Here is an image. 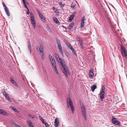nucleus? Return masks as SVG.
<instances>
[{
    "label": "nucleus",
    "mask_w": 127,
    "mask_h": 127,
    "mask_svg": "<svg viewBox=\"0 0 127 127\" xmlns=\"http://www.w3.org/2000/svg\"><path fill=\"white\" fill-rule=\"evenodd\" d=\"M23 3L25 7L27 8V9H28V8L27 6V5L26 4V2H25V1H24V0H23Z\"/></svg>",
    "instance_id": "a878e982"
},
{
    "label": "nucleus",
    "mask_w": 127,
    "mask_h": 127,
    "mask_svg": "<svg viewBox=\"0 0 127 127\" xmlns=\"http://www.w3.org/2000/svg\"><path fill=\"white\" fill-rule=\"evenodd\" d=\"M85 18V16H84L82 18L80 24V27L81 29H82L84 27V24L85 22L84 20Z\"/></svg>",
    "instance_id": "1a4fd4ad"
},
{
    "label": "nucleus",
    "mask_w": 127,
    "mask_h": 127,
    "mask_svg": "<svg viewBox=\"0 0 127 127\" xmlns=\"http://www.w3.org/2000/svg\"><path fill=\"white\" fill-rule=\"evenodd\" d=\"M11 107L13 110L14 111L18 113H19V111H18L17 109H16L15 108L12 106Z\"/></svg>",
    "instance_id": "5701e85b"
},
{
    "label": "nucleus",
    "mask_w": 127,
    "mask_h": 127,
    "mask_svg": "<svg viewBox=\"0 0 127 127\" xmlns=\"http://www.w3.org/2000/svg\"><path fill=\"white\" fill-rule=\"evenodd\" d=\"M72 52L73 53V55L75 57H77V55L75 50Z\"/></svg>",
    "instance_id": "c756f323"
},
{
    "label": "nucleus",
    "mask_w": 127,
    "mask_h": 127,
    "mask_svg": "<svg viewBox=\"0 0 127 127\" xmlns=\"http://www.w3.org/2000/svg\"><path fill=\"white\" fill-rule=\"evenodd\" d=\"M32 25H33V27H34V28H35V27H36L35 24H32Z\"/></svg>",
    "instance_id": "8fccbe9b"
},
{
    "label": "nucleus",
    "mask_w": 127,
    "mask_h": 127,
    "mask_svg": "<svg viewBox=\"0 0 127 127\" xmlns=\"http://www.w3.org/2000/svg\"><path fill=\"white\" fill-rule=\"evenodd\" d=\"M74 18V17L73 16V15H71L69 18L68 21L69 22H71L73 19Z\"/></svg>",
    "instance_id": "6ab92c4d"
},
{
    "label": "nucleus",
    "mask_w": 127,
    "mask_h": 127,
    "mask_svg": "<svg viewBox=\"0 0 127 127\" xmlns=\"http://www.w3.org/2000/svg\"><path fill=\"white\" fill-rule=\"evenodd\" d=\"M30 15L31 16L30 19L31 20H34V16L32 13H30Z\"/></svg>",
    "instance_id": "a211bd4d"
},
{
    "label": "nucleus",
    "mask_w": 127,
    "mask_h": 127,
    "mask_svg": "<svg viewBox=\"0 0 127 127\" xmlns=\"http://www.w3.org/2000/svg\"><path fill=\"white\" fill-rule=\"evenodd\" d=\"M76 5L75 4H72L71 6V8L72 9L74 8L75 7Z\"/></svg>",
    "instance_id": "e433bc0d"
},
{
    "label": "nucleus",
    "mask_w": 127,
    "mask_h": 127,
    "mask_svg": "<svg viewBox=\"0 0 127 127\" xmlns=\"http://www.w3.org/2000/svg\"><path fill=\"white\" fill-rule=\"evenodd\" d=\"M31 21L32 24H35V21L34 20V19Z\"/></svg>",
    "instance_id": "c9c22d12"
},
{
    "label": "nucleus",
    "mask_w": 127,
    "mask_h": 127,
    "mask_svg": "<svg viewBox=\"0 0 127 127\" xmlns=\"http://www.w3.org/2000/svg\"><path fill=\"white\" fill-rule=\"evenodd\" d=\"M41 19V21L43 22H44L45 21V18L43 16V17H40Z\"/></svg>",
    "instance_id": "bb28decb"
},
{
    "label": "nucleus",
    "mask_w": 127,
    "mask_h": 127,
    "mask_svg": "<svg viewBox=\"0 0 127 127\" xmlns=\"http://www.w3.org/2000/svg\"><path fill=\"white\" fill-rule=\"evenodd\" d=\"M7 95H7V94H6L5 95H4L5 96H5H7Z\"/></svg>",
    "instance_id": "6e6d98bb"
},
{
    "label": "nucleus",
    "mask_w": 127,
    "mask_h": 127,
    "mask_svg": "<svg viewBox=\"0 0 127 127\" xmlns=\"http://www.w3.org/2000/svg\"><path fill=\"white\" fill-rule=\"evenodd\" d=\"M27 123L28 125L30 127H31V126L32 125V123L31 121L29 120L28 121H27Z\"/></svg>",
    "instance_id": "b1692460"
},
{
    "label": "nucleus",
    "mask_w": 127,
    "mask_h": 127,
    "mask_svg": "<svg viewBox=\"0 0 127 127\" xmlns=\"http://www.w3.org/2000/svg\"><path fill=\"white\" fill-rule=\"evenodd\" d=\"M10 80L11 82L12 83H14V82H15V81L13 80V79L12 78H10Z\"/></svg>",
    "instance_id": "72a5a7b5"
},
{
    "label": "nucleus",
    "mask_w": 127,
    "mask_h": 127,
    "mask_svg": "<svg viewBox=\"0 0 127 127\" xmlns=\"http://www.w3.org/2000/svg\"><path fill=\"white\" fill-rule=\"evenodd\" d=\"M96 86L95 85H94L91 87V89L93 92L95 90L96 88Z\"/></svg>",
    "instance_id": "dca6fc26"
},
{
    "label": "nucleus",
    "mask_w": 127,
    "mask_h": 127,
    "mask_svg": "<svg viewBox=\"0 0 127 127\" xmlns=\"http://www.w3.org/2000/svg\"><path fill=\"white\" fill-rule=\"evenodd\" d=\"M54 56L57 61L60 58L57 54H54Z\"/></svg>",
    "instance_id": "393cba45"
},
{
    "label": "nucleus",
    "mask_w": 127,
    "mask_h": 127,
    "mask_svg": "<svg viewBox=\"0 0 127 127\" xmlns=\"http://www.w3.org/2000/svg\"><path fill=\"white\" fill-rule=\"evenodd\" d=\"M58 47L59 49V50L61 55L62 56H63L64 55L63 51L62 50V48L61 45H58Z\"/></svg>",
    "instance_id": "9d476101"
},
{
    "label": "nucleus",
    "mask_w": 127,
    "mask_h": 127,
    "mask_svg": "<svg viewBox=\"0 0 127 127\" xmlns=\"http://www.w3.org/2000/svg\"><path fill=\"white\" fill-rule=\"evenodd\" d=\"M2 4L3 6L5 7V11L6 13V14L8 16H10V14L9 13V10L8 9V8L6 7V5H5V3L3 2H2Z\"/></svg>",
    "instance_id": "6e6552de"
},
{
    "label": "nucleus",
    "mask_w": 127,
    "mask_h": 127,
    "mask_svg": "<svg viewBox=\"0 0 127 127\" xmlns=\"http://www.w3.org/2000/svg\"><path fill=\"white\" fill-rule=\"evenodd\" d=\"M14 85L15 86H18L17 84L15 82H14Z\"/></svg>",
    "instance_id": "a18cd8bd"
},
{
    "label": "nucleus",
    "mask_w": 127,
    "mask_h": 127,
    "mask_svg": "<svg viewBox=\"0 0 127 127\" xmlns=\"http://www.w3.org/2000/svg\"><path fill=\"white\" fill-rule=\"evenodd\" d=\"M11 124L13 125H15V126L17 124L13 121H11Z\"/></svg>",
    "instance_id": "2f4dec72"
},
{
    "label": "nucleus",
    "mask_w": 127,
    "mask_h": 127,
    "mask_svg": "<svg viewBox=\"0 0 127 127\" xmlns=\"http://www.w3.org/2000/svg\"><path fill=\"white\" fill-rule=\"evenodd\" d=\"M68 47L70 49H71L72 48H73V47L71 46V44L69 45V46H68Z\"/></svg>",
    "instance_id": "ea45409f"
},
{
    "label": "nucleus",
    "mask_w": 127,
    "mask_h": 127,
    "mask_svg": "<svg viewBox=\"0 0 127 127\" xmlns=\"http://www.w3.org/2000/svg\"><path fill=\"white\" fill-rule=\"evenodd\" d=\"M59 119L57 118L55 119L54 125L55 127H57L59 125V123L58 122Z\"/></svg>",
    "instance_id": "9b49d317"
},
{
    "label": "nucleus",
    "mask_w": 127,
    "mask_h": 127,
    "mask_svg": "<svg viewBox=\"0 0 127 127\" xmlns=\"http://www.w3.org/2000/svg\"><path fill=\"white\" fill-rule=\"evenodd\" d=\"M27 9L28 10V11H27V14H29L30 13L29 10L28 9H28Z\"/></svg>",
    "instance_id": "c03bdc74"
},
{
    "label": "nucleus",
    "mask_w": 127,
    "mask_h": 127,
    "mask_svg": "<svg viewBox=\"0 0 127 127\" xmlns=\"http://www.w3.org/2000/svg\"><path fill=\"white\" fill-rule=\"evenodd\" d=\"M121 51L122 55L127 59V52L125 47L122 45L121 46Z\"/></svg>",
    "instance_id": "39448f33"
},
{
    "label": "nucleus",
    "mask_w": 127,
    "mask_h": 127,
    "mask_svg": "<svg viewBox=\"0 0 127 127\" xmlns=\"http://www.w3.org/2000/svg\"><path fill=\"white\" fill-rule=\"evenodd\" d=\"M57 61L60 63L62 66L63 68H61V69H63V72L64 75L68 77L67 75L69 73V71L68 67L66 65L65 62L62 58L59 59Z\"/></svg>",
    "instance_id": "f257e3e1"
},
{
    "label": "nucleus",
    "mask_w": 127,
    "mask_h": 127,
    "mask_svg": "<svg viewBox=\"0 0 127 127\" xmlns=\"http://www.w3.org/2000/svg\"><path fill=\"white\" fill-rule=\"evenodd\" d=\"M32 116V118H34L33 116Z\"/></svg>",
    "instance_id": "4d7b16f0"
},
{
    "label": "nucleus",
    "mask_w": 127,
    "mask_h": 127,
    "mask_svg": "<svg viewBox=\"0 0 127 127\" xmlns=\"http://www.w3.org/2000/svg\"><path fill=\"white\" fill-rule=\"evenodd\" d=\"M38 15L40 17H43V16L42 13H40V14H38Z\"/></svg>",
    "instance_id": "79ce46f5"
},
{
    "label": "nucleus",
    "mask_w": 127,
    "mask_h": 127,
    "mask_svg": "<svg viewBox=\"0 0 127 127\" xmlns=\"http://www.w3.org/2000/svg\"><path fill=\"white\" fill-rule=\"evenodd\" d=\"M39 47L36 46L37 51L38 52L41 54V58L43 61L44 60V49L43 45L41 44L39 45Z\"/></svg>",
    "instance_id": "f03ea898"
},
{
    "label": "nucleus",
    "mask_w": 127,
    "mask_h": 127,
    "mask_svg": "<svg viewBox=\"0 0 127 127\" xmlns=\"http://www.w3.org/2000/svg\"><path fill=\"white\" fill-rule=\"evenodd\" d=\"M71 51L73 52V51H74L75 50V49H74V48L73 47L71 49Z\"/></svg>",
    "instance_id": "09e8293b"
},
{
    "label": "nucleus",
    "mask_w": 127,
    "mask_h": 127,
    "mask_svg": "<svg viewBox=\"0 0 127 127\" xmlns=\"http://www.w3.org/2000/svg\"><path fill=\"white\" fill-rule=\"evenodd\" d=\"M112 122L113 124L115 125H118L119 126H121V124L119 121H118L116 119L113 117H112Z\"/></svg>",
    "instance_id": "423d86ee"
},
{
    "label": "nucleus",
    "mask_w": 127,
    "mask_h": 127,
    "mask_svg": "<svg viewBox=\"0 0 127 127\" xmlns=\"http://www.w3.org/2000/svg\"><path fill=\"white\" fill-rule=\"evenodd\" d=\"M74 25V23L73 22L71 23L69 26V29H71L73 28Z\"/></svg>",
    "instance_id": "412c9836"
},
{
    "label": "nucleus",
    "mask_w": 127,
    "mask_h": 127,
    "mask_svg": "<svg viewBox=\"0 0 127 127\" xmlns=\"http://www.w3.org/2000/svg\"><path fill=\"white\" fill-rule=\"evenodd\" d=\"M53 20L56 24H57L59 23V22L56 18H54Z\"/></svg>",
    "instance_id": "aec40b11"
},
{
    "label": "nucleus",
    "mask_w": 127,
    "mask_h": 127,
    "mask_svg": "<svg viewBox=\"0 0 127 127\" xmlns=\"http://www.w3.org/2000/svg\"><path fill=\"white\" fill-rule=\"evenodd\" d=\"M53 9L54 11L56 13H57L58 12V10L55 7H53Z\"/></svg>",
    "instance_id": "cd10ccee"
},
{
    "label": "nucleus",
    "mask_w": 127,
    "mask_h": 127,
    "mask_svg": "<svg viewBox=\"0 0 127 127\" xmlns=\"http://www.w3.org/2000/svg\"><path fill=\"white\" fill-rule=\"evenodd\" d=\"M59 4L60 6L62 7H63L65 5L64 4H62V2L61 1H60L59 3Z\"/></svg>",
    "instance_id": "c85d7f7f"
},
{
    "label": "nucleus",
    "mask_w": 127,
    "mask_h": 127,
    "mask_svg": "<svg viewBox=\"0 0 127 127\" xmlns=\"http://www.w3.org/2000/svg\"><path fill=\"white\" fill-rule=\"evenodd\" d=\"M36 10H37V12L38 13V14H40V11L38 10V9L37 8L36 9Z\"/></svg>",
    "instance_id": "37998d69"
},
{
    "label": "nucleus",
    "mask_w": 127,
    "mask_h": 127,
    "mask_svg": "<svg viewBox=\"0 0 127 127\" xmlns=\"http://www.w3.org/2000/svg\"><path fill=\"white\" fill-rule=\"evenodd\" d=\"M69 106H70L69 104H67V108H69Z\"/></svg>",
    "instance_id": "864d4df0"
},
{
    "label": "nucleus",
    "mask_w": 127,
    "mask_h": 127,
    "mask_svg": "<svg viewBox=\"0 0 127 127\" xmlns=\"http://www.w3.org/2000/svg\"><path fill=\"white\" fill-rule=\"evenodd\" d=\"M29 117H30V116H32V115H31V114H29Z\"/></svg>",
    "instance_id": "5fc2aeb1"
},
{
    "label": "nucleus",
    "mask_w": 127,
    "mask_h": 127,
    "mask_svg": "<svg viewBox=\"0 0 127 127\" xmlns=\"http://www.w3.org/2000/svg\"><path fill=\"white\" fill-rule=\"evenodd\" d=\"M0 114L5 116H8V114L7 112L2 109H1V111L0 112Z\"/></svg>",
    "instance_id": "f8f14e48"
},
{
    "label": "nucleus",
    "mask_w": 127,
    "mask_h": 127,
    "mask_svg": "<svg viewBox=\"0 0 127 127\" xmlns=\"http://www.w3.org/2000/svg\"><path fill=\"white\" fill-rule=\"evenodd\" d=\"M43 124L45 125V126L46 127H49V125H48V124L46 122V121Z\"/></svg>",
    "instance_id": "7c9ffc66"
},
{
    "label": "nucleus",
    "mask_w": 127,
    "mask_h": 127,
    "mask_svg": "<svg viewBox=\"0 0 127 127\" xmlns=\"http://www.w3.org/2000/svg\"><path fill=\"white\" fill-rule=\"evenodd\" d=\"M62 27H63V28H64L65 29V30H66V27L65 26H63Z\"/></svg>",
    "instance_id": "603ef678"
},
{
    "label": "nucleus",
    "mask_w": 127,
    "mask_h": 127,
    "mask_svg": "<svg viewBox=\"0 0 127 127\" xmlns=\"http://www.w3.org/2000/svg\"><path fill=\"white\" fill-rule=\"evenodd\" d=\"M49 57L50 59H52L53 58H54L52 55L50 54L49 55Z\"/></svg>",
    "instance_id": "58836bf2"
},
{
    "label": "nucleus",
    "mask_w": 127,
    "mask_h": 127,
    "mask_svg": "<svg viewBox=\"0 0 127 127\" xmlns=\"http://www.w3.org/2000/svg\"><path fill=\"white\" fill-rule=\"evenodd\" d=\"M22 0V1H23V0ZM24 0V1H25V0Z\"/></svg>",
    "instance_id": "052dcab7"
},
{
    "label": "nucleus",
    "mask_w": 127,
    "mask_h": 127,
    "mask_svg": "<svg viewBox=\"0 0 127 127\" xmlns=\"http://www.w3.org/2000/svg\"><path fill=\"white\" fill-rule=\"evenodd\" d=\"M81 110L82 112V114L83 116L85 121L86 120V109L84 105L82 106L81 107Z\"/></svg>",
    "instance_id": "0eeeda50"
},
{
    "label": "nucleus",
    "mask_w": 127,
    "mask_h": 127,
    "mask_svg": "<svg viewBox=\"0 0 127 127\" xmlns=\"http://www.w3.org/2000/svg\"><path fill=\"white\" fill-rule=\"evenodd\" d=\"M28 45L29 50L30 51V53L31 54L32 53L31 42L29 41L28 42Z\"/></svg>",
    "instance_id": "ddd939ff"
},
{
    "label": "nucleus",
    "mask_w": 127,
    "mask_h": 127,
    "mask_svg": "<svg viewBox=\"0 0 127 127\" xmlns=\"http://www.w3.org/2000/svg\"><path fill=\"white\" fill-rule=\"evenodd\" d=\"M2 91L3 95L7 94V93L6 92L5 90H2Z\"/></svg>",
    "instance_id": "473e14b6"
},
{
    "label": "nucleus",
    "mask_w": 127,
    "mask_h": 127,
    "mask_svg": "<svg viewBox=\"0 0 127 127\" xmlns=\"http://www.w3.org/2000/svg\"><path fill=\"white\" fill-rule=\"evenodd\" d=\"M48 27H49V26H48V27H47V28H48Z\"/></svg>",
    "instance_id": "13d9d810"
},
{
    "label": "nucleus",
    "mask_w": 127,
    "mask_h": 127,
    "mask_svg": "<svg viewBox=\"0 0 127 127\" xmlns=\"http://www.w3.org/2000/svg\"><path fill=\"white\" fill-rule=\"evenodd\" d=\"M56 40L58 45H61L59 39L58 38H56Z\"/></svg>",
    "instance_id": "4be33fe9"
},
{
    "label": "nucleus",
    "mask_w": 127,
    "mask_h": 127,
    "mask_svg": "<svg viewBox=\"0 0 127 127\" xmlns=\"http://www.w3.org/2000/svg\"><path fill=\"white\" fill-rule=\"evenodd\" d=\"M38 117L40 119V120H41L42 122L43 123H44V122H45V121H44V119L42 117H41L40 115H39Z\"/></svg>",
    "instance_id": "f3484780"
},
{
    "label": "nucleus",
    "mask_w": 127,
    "mask_h": 127,
    "mask_svg": "<svg viewBox=\"0 0 127 127\" xmlns=\"http://www.w3.org/2000/svg\"><path fill=\"white\" fill-rule=\"evenodd\" d=\"M76 13V12H74L71 15H73V16L74 17V16L75 15V14Z\"/></svg>",
    "instance_id": "49530a36"
},
{
    "label": "nucleus",
    "mask_w": 127,
    "mask_h": 127,
    "mask_svg": "<svg viewBox=\"0 0 127 127\" xmlns=\"http://www.w3.org/2000/svg\"><path fill=\"white\" fill-rule=\"evenodd\" d=\"M66 44L68 47V46H69V45L70 44L69 42H67Z\"/></svg>",
    "instance_id": "3c124183"
},
{
    "label": "nucleus",
    "mask_w": 127,
    "mask_h": 127,
    "mask_svg": "<svg viewBox=\"0 0 127 127\" xmlns=\"http://www.w3.org/2000/svg\"><path fill=\"white\" fill-rule=\"evenodd\" d=\"M55 72L56 73V74H58V71L57 70H55Z\"/></svg>",
    "instance_id": "de8ad7c7"
},
{
    "label": "nucleus",
    "mask_w": 127,
    "mask_h": 127,
    "mask_svg": "<svg viewBox=\"0 0 127 127\" xmlns=\"http://www.w3.org/2000/svg\"><path fill=\"white\" fill-rule=\"evenodd\" d=\"M94 76L93 70H90L89 72V76L90 78H92Z\"/></svg>",
    "instance_id": "4468645a"
},
{
    "label": "nucleus",
    "mask_w": 127,
    "mask_h": 127,
    "mask_svg": "<svg viewBox=\"0 0 127 127\" xmlns=\"http://www.w3.org/2000/svg\"><path fill=\"white\" fill-rule=\"evenodd\" d=\"M5 97L6 98L7 100H8V101H9L10 100V99L8 95L7 96H5Z\"/></svg>",
    "instance_id": "4c0bfd02"
},
{
    "label": "nucleus",
    "mask_w": 127,
    "mask_h": 127,
    "mask_svg": "<svg viewBox=\"0 0 127 127\" xmlns=\"http://www.w3.org/2000/svg\"><path fill=\"white\" fill-rule=\"evenodd\" d=\"M48 27H49V26H48V27H47V28H48Z\"/></svg>",
    "instance_id": "bf43d9fd"
},
{
    "label": "nucleus",
    "mask_w": 127,
    "mask_h": 127,
    "mask_svg": "<svg viewBox=\"0 0 127 127\" xmlns=\"http://www.w3.org/2000/svg\"><path fill=\"white\" fill-rule=\"evenodd\" d=\"M50 61L52 65H55L56 63L54 58H53L52 59H50Z\"/></svg>",
    "instance_id": "2eb2a0df"
},
{
    "label": "nucleus",
    "mask_w": 127,
    "mask_h": 127,
    "mask_svg": "<svg viewBox=\"0 0 127 127\" xmlns=\"http://www.w3.org/2000/svg\"><path fill=\"white\" fill-rule=\"evenodd\" d=\"M79 43L81 45H83V42L82 41H80L79 42Z\"/></svg>",
    "instance_id": "a19ab883"
},
{
    "label": "nucleus",
    "mask_w": 127,
    "mask_h": 127,
    "mask_svg": "<svg viewBox=\"0 0 127 127\" xmlns=\"http://www.w3.org/2000/svg\"><path fill=\"white\" fill-rule=\"evenodd\" d=\"M67 104H69L70 108L71 110L72 113H74V106L73 105V103L70 97H68L67 99Z\"/></svg>",
    "instance_id": "7ed1b4c3"
},
{
    "label": "nucleus",
    "mask_w": 127,
    "mask_h": 127,
    "mask_svg": "<svg viewBox=\"0 0 127 127\" xmlns=\"http://www.w3.org/2000/svg\"><path fill=\"white\" fill-rule=\"evenodd\" d=\"M105 87L104 85H103L101 88V90L100 92V99L101 101L103 100V99L104 97L105 93Z\"/></svg>",
    "instance_id": "20e7f679"
},
{
    "label": "nucleus",
    "mask_w": 127,
    "mask_h": 127,
    "mask_svg": "<svg viewBox=\"0 0 127 127\" xmlns=\"http://www.w3.org/2000/svg\"><path fill=\"white\" fill-rule=\"evenodd\" d=\"M53 66V68L55 70H57V68L56 66V64L55 65H52Z\"/></svg>",
    "instance_id": "f704fd0d"
}]
</instances>
